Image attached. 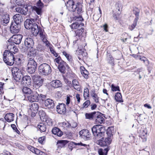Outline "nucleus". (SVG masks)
<instances>
[{
    "instance_id": "obj_27",
    "label": "nucleus",
    "mask_w": 155,
    "mask_h": 155,
    "mask_svg": "<svg viewBox=\"0 0 155 155\" xmlns=\"http://www.w3.org/2000/svg\"><path fill=\"white\" fill-rule=\"evenodd\" d=\"M36 51L35 49L32 48H30L29 51L28 53V58H34L35 57L36 55Z\"/></svg>"
},
{
    "instance_id": "obj_31",
    "label": "nucleus",
    "mask_w": 155,
    "mask_h": 155,
    "mask_svg": "<svg viewBox=\"0 0 155 155\" xmlns=\"http://www.w3.org/2000/svg\"><path fill=\"white\" fill-rule=\"evenodd\" d=\"M80 71L81 74L86 79H87L88 78V74L89 72L83 66H81L80 67Z\"/></svg>"
},
{
    "instance_id": "obj_59",
    "label": "nucleus",
    "mask_w": 155,
    "mask_h": 155,
    "mask_svg": "<svg viewBox=\"0 0 155 155\" xmlns=\"http://www.w3.org/2000/svg\"><path fill=\"white\" fill-rule=\"evenodd\" d=\"M72 97L71 95H67V96L66 99V104L67 106H68L70 102V97Z\"/></svg>"
},
{
    "instance_id": "obj_41",
    "label": "nucleus",
    "mask_w": 155,
    "mask_h": 155,
    "mask_svg": "<svg viewBox=\"0 0 155 155\" xmlns=\"http://www.w3.org/2000/svg\"><path fill=\"white\" fill-rule=\"evenodd\" d=\"M2 21L3 23L7 24L9 23V15L8 14L2 16Z\"/></svg>"
},
{
    "instance_id": "obj_23",
    "label": "nucleus",
    "mask_w": 155,
    "mask_h": 155,
    "mask_svg": "<svg viewBox=\"0 0 155 155\" xmlns=\"http://www.w3.org/2000/svg\"><path fill=\"white\" fill-rule=\"evenodd\" d=\"M12 43H11L9 44V45H8L7 48L8 50L11 52L15 54V53L18 52V49L14 45H12Z\"/></svg>"
},
{
    "instance_id": "obj_10",
    "label": "nucleus",
    "mask_w": 155,
    "mask_h": 155,
    "mask_svg": "<svg viewBox=\"0 0 155 155\" xmlns=\"http://www.w3.org/2000/svg\"><path fill=\"white\" fill-rule=\"evenodd\" d=\"M79 134L80 137L85 140H88L91 137V135L89 131L85 129L80 131Z\"/></svg>"
},
{
    "instance_id": "obj_7",
    "label": "nucleus",
    "mask_w": 155,
    "mask_h": 155,
    "mask_svg": "<svg viewBox=\"0 0 155 155\" xmlns=\"http://www.w3.org/2000/svg\"><path fill=\"white\" fill-rule=\"evenodd\" d=\"M32 78L33 81V86L37 88L38 90V88L43 84V79L40 76L37 75L32 76Z\"/></svg>"
},
{
    "instance_id": "obj_26",
    "label": "nucleus",
    "mask_w": 155,
    "mask_h": 155,
    "mask_svg": "<svg viewBox=\"0 0 155 155\" xmlns=\"http://www.w3.org/2000/svg\"><path fill=\"white\" fill-rule=\"evenodd\" d=\"M132 56L136 59H137V58H140V60L143 61L146 65H147L149 64V61L146 57L143 56L141 57L139 55L135 54H133Z\"/></svg>"
},
{
    "instance_id": "obj_45",
    "label": "nucleus",
    "mask_w": 155,
    "mask_h": 155,
    "mask_svg": "<svg viewBox=\"0 0 155 155\" xmlns=\"http://www.w3.org/2000/svg\"><path fill=\"white\" fill-rule=\"evenodd\" d=\"M85 33L84 32V28H81L77 30L76 35H78L79 36H84L85 34Z\"/></svg>"
},
{
    "instance_id": "obj_42",
    "label": "nucleus",
    "mask_w": 155,
    "mask_h": 155,
    "mask_svg": "<svg viewBox=\"0 0 155 155\" xmlns=\"http://www.w3.org/2000/svg\"><path fill=\"white\" fill-rule=\"evenodd\" d=\"M113 129V128L112 127L108 128L107 129L106 134H107V136H108V137L110 138V137L113 136L114 133V131Z\"/></svg>"
},
{
    "instance_id": "obj_18",
    "label": "nucleus",
    "mask_w": 155,
    "mask_h": 155,
    "mask_svg": "<svg viewBox=\"0 0 155 155\" xmlns=\"http://www.w3.org/2000/svg\"><path fill=\"white\" fill-rule=\"evenodd\" d=\"M22 82L23 84H25V85L29 86L31 85V80L30 76H25L22 78Z\"/></svg>"
},
{
    "instance_id": "obj_8",
    "label": "nucleus",
    "mask_w": 155,
    "mask_h": 155,
    "mask_svg": "<svg viewBox=\"0 0 155 155\" xmlns=\"http://www.w3.org/2000/svg\"><path fill=\"white\" fill-rule=\"evenodd\" d=\"M38 34L40 36L41 39L43 42L45 44V46L47 47H51L52 45L48 41L47 39V35L43 29H40Z\"/></svg>"
},
{
    "instance_id": "obj_47",
    "label": "nucleus",
    "mask_w": 155,
    "mask_h": 155,
    "mask_svg": "<svg viewBox=\"0 0 155 155\" xmlns=\"http://www.w3.org/2000/svg\"><path fill=\"white\" fill-rule=\"evenodd\" d=\"M54 61L55 63H57L58 65L64 63V61H63L60 56L58 57V58H55L54 59Z\"/></svg>"
},
{
    "instance_id": "obj_61",
    "label": "nucleus",
    "mask_w": 155,
    "mask_h": 155,
    "mask_svg": "<svg viewBox=\"0 0 155 155\" xmlns=\"http://www.w3.org/2000/svg\"><path fill=\"white\" fill-rule=\"evenodd\" d=\"M129 137V138H130V141H134L135 140V137L132 134H130Z\"/></svg>"
},
{
    "instance_id": "obj_49",
    "label": "nucleus",
    "mask_w": 155,
    "mask_h": 155,
    "mask_svg": "<svg viewBox=\"0 0 155 155\" xmlns=\"http://www.w3.org/2000/svg\"><path fill=\"white\" fill-rule=\"evenodd\" d=\"M80 25V24L78 22L72 23L70 25V27L72 29H75L78 28Z\"/></svg>"
},
{
    "instance_id": "obj_29",
    "label": "nucleus",
    "mask_w": 155,
    "mask_h": 155,
    "mask_svg": "<svg viewBox=\"0 0 155 155\" xmlns=\"http://www.w3.org/2000/svg\"><path fill=\"white\" fill-rule=\"evenodd\" d=\"M109 149V147L100 149L98 150V153L99 155H107Z\"/></svg>"
},
{
    "instance_id": "obj_54",
    "label": "nucleus",
    "mask_w": 155,
    "mask_h": 155,
    "mask_svg": "<svg viewBox=\"0 0 155 155\" xmlns=\"http://www.w3.org/2000/svg\"><path fill=\"white\" fill-rule=\"evenodd\" d=\"M38 114L41 119V117H45L46 115L45 112L43 110H40L39 111Z\"/></svg>"
},
{
    "instance_id": "obj_14",
    "label": "nucleus",
    "mask_w": 155,
    "mask_h": 155,
    "mask_svg": "<svg viewBox=\"0 0 155 155\" xmlns=\"http://www.w3.org/2000/svg\"><path fill=\"white\" fill-rule=\"evenodd\" d=\"M58 68L59 71L63 73H65V70L67 69V71H69L70 68L68 64L64 61V63L58 65Z\"/></svg>"
},
{
    "instance_id": "obj_12",
    "label": "nucleus",
    "mask_w": 155,
    "mask_h": 155,
    "mask_svg": "<svg viewBox=\"0 0 155 155\" xmlns=\"http://www.w3.org/2000/svg\"><path fill=\"white\" fill-rule=\"evenodd\" d=\"M20 28V25L12 23L10 28L11 32L13 34H17L19 32Z\"/></svg>"
},
{
    "instance_id": "obj_55",
    "label": "nucleus",
    "mask_w": 155,
    "mask_h": 155,
    "mask_svg": "<svg viewBox=\"0 0 155 155\" xmlns=\"http://www.w3.org/2000/svg\"><path fill=\"white\" fill-rule=\"evenodd\" d=\"M74 146V142H70L68 144V148L69 150L71 151L73 149V147Z\"/></svg>"
},
{
    "instance_id": "obj_44",
    "label": "nucleus",
    "mask_w": 155,
    "mask_h": 155,
    "mask_svg": "<svg viewBox=\"0 0 155 155\" xmlns=\"http://www.w3.org/2000/svg\"><path fill=\"white\" fill-rule=\"evenodd\" d=\"M23 92L26 94H30L32 92L31 90L26 87H24L22 89Z\"/></svg>"
},
{
    "instance_id": "obj_11",
    "label": "nucleus",
    "mask_w": 155,
    "mask_h": 155,
    "mask_svg": "<svg viewBox=\"0 0 155 155\" xmlns=\"http://www.w3.org/2000/svg\"><path fill=\"white\" fill-rule=\"evenodd\" d=\"M22 37V35L20 34L14 35L8 40V41L10 42L11 41L16 44L18 45L20 43Z\"/></svg>"
},
{
    "instance_id": "obj_16",
    "label": "nucleus",
    "mask_w": 155,
    "mask_h": 155,
    "mask_svg": "<svg viewBox=\"0 0 155 155\" xmlns=\"http://www.w3.org/2000/svg\"><path fill=\"white\" fill-rule=\"evenodd\" d=\"M94 120L97 124H101L104 121V119L102 115L98 112H96Z\"/></svg>"
},
{
    "instance_id": "obj_51",
    "label": "nucleus",
    "mask_w": 155,
    "mask_h": 155,
    "mask_svg": "<svg viewBox=\"0 0 155 155\" xmlns=\"http://www.w3.org/2000/svg\"><path fill=\"white\" fill-rule=\"evenodd\" d=\"M107 60L108 62L110 63H112L113 61V58L110 53H108L107 54Z\"/></svg>"
},
{
    "instance_id": "obj_4",
    "label": "nucleus",
    "mask_w": 155,
    "mask_h": 155,
    "mask_svg": "<svg viewBox=\"0 0 155 155\" xmlns=\"http://www.w3.org/2000/svg\"><path fill=\"white\" fill-rule=\"evenodd\" d=\"M13 53L5 50L3 54V60L7 64L12 66L15 63V58Z\"/></svg>"
},
{
    "instance_id": "obj_30",
    "label": "nucleus",
    "mask_w": 155,
    "mask_h": 155,
    "mask_svg": "<svg viewBox=\"0 0 155 155\" xmlns=\"http://www.w3.org/2000/svg\"><path fill=\"white\" fill-rule=\"evenodd\" d=\"M14 114L12 113L6 114L5 118L8 122H11L14 120Z\"/></svg>"
},
{
    "instance_id": "obj_28",
    "label": "nucleus",
    "mask_w": 155,
    "mask_h": 155,
    "mask_svg": "<svg viewBox=\"0 0 155 155\" xmlns=\"http://www.w3.org/2000/svg\"><path fill=\"white\" fill-rule=\"evenodd\" d=\"M96 112L94 111L91 113H86L85 114V119L90 120H94Z\"/></svg>"
},
{
    "instance_id": "obj_58",
    "label": "nucleus",
    "mask_w": 155,
    "mask_h": 155,
    "mask_svg": "<svg viewBox=\"0 0 155 155\" xmlns=\"http://www.w3.org/2000/svg\"><path fill=\"white\" fill-rule=\"evenodd\" d=\"M90 104V102L89 100L86 101L83 104L84 107L87 108Z\"/></svg>"
},
{
    "instance_id": "obj_57",
    "label": "nucleus",
    "mask_w": 155,
    "mask_h": 155,
    "mask_svg": "<svg viewBox=\"0 0 155 155\" xmlns=\"http://www.w3.org/2000/svg\"><path fill=\"white\" fill-rule=\"evenodd\" d=\"M3 8H0V15L2 17L7 14Z\"/></svg>"
},
{
    "instance_id": "obj_22",
    "label": "nucleus",
    "mask_w": 155,
    "mask_h": 155,
    "mask_svg": "<svg viewBox=\"0 0 155 155\" xmlns=\"http://www.w3.org/2000/svg\"><path fill=\"white\" fill-rule=\"evenodd\" d=\"M33 40L30 38H27L25 41V45L28 48H32L34 45Z\"/></svg>"
},
{
    "instance_id": "obj_21",
    "label": "nucleus",
    "mask_w": 155,
    "mask_h": 155,
    "mask_svg": "<svg viewBox=\"0 0 155 155\" xmlns=\"http://www.w3.org/2000/svg\"><path fill=\"white\" fill-rule=\"evenodd\" d=\"M37 91L34 93L30 94L27 97L28 100L30 102L37 101Z\"/></svg>"
},
{
    "instance_id": "obj_63",
    "label": "nucleus",
    "mask_w": 155,
    "mask_h": 155,
    "mask_svg": "<svg viewBox=\"0 0 155 155\" xmlns=\"http://www.w3.org/2000/svg\"><path fill=\"white\" fill-rule=\"evenodd\" d=\"M44 139H45V138L44 137H40L38 139V142L39 143H42L43 142V141L44 140Z\"/></svg>"
},
{
    "instance_id": "obj_19",
    "label": "nucleus",
    "mask_w": 155,
    "mask_h": 155,
    "mask_svg": "<svg viewBox=\"0 0 155 155\" xmlns=\"http://www.w3.org/2000/svg\"><path fill=\"white\" fill-rule=\"evenodd\" d=\"M51 86L54 88H57L62 86V83L59 80H54L51 82Z\"/></svg>"
},
{
    "instance_id": "obj_56",
    "label": "nucleus",
    "mask_w": 155,
    "mask_h": 155,
    "mask_svg": "<svg viewBox=\"0 0 155 155\" xmlns=\"http://www.w3.org/2000/svg\"><path fill=\"white\" fill-rule=\"evenodd\" d=\"M15 62L14 64L17 65H20L21 63V60L20 58H17L15 59Z\"/></svg>"
},
{
    "instance_id": "obj_3",
    "label": "nucleus",
    "mask_w": 155,
    "mask_h": 155,
    "mask_svg": "<svg viewBox=\"0 0 155 155\" xmlns=\"http://www.w3.org/2000/svg\"><path fill=\"white\" fill-rule=\"evenodd\" d=\"M65 5L67 8L70 11L74 12L77 11V13L78 14L82 12V5L80 2H77L75 5L73 0H69L65 3Z\"/></svg>"
},
{
    "instance_id": "obj_43",
    "label": "nucleus",
    "mask_w": 155,
    "mask_h": 155,
    "mask_svg": "<svg viewBox=\"0 0 155 155\" xmlns=\"http://www.w3.org/2000/svg\"><path fill=\"white\" fill-rule=\"evenodd\" d=\"M137 18H135L134 20L133 23L131 25L129 26V29L130 30H133L136 26L138 20H137Z\"/></svg>"
},
{
    "instance_id": "obj_9",
    "label": "nucleus",
    "mask_w": 155,
    "mask_h": 155,
    "mask_svg": "<svg viewBox=\"0 0 155 155\" xmlns=\"http://www.w3.org/2000/svg\"><path fill=\"white\" fill-rule=\"evenodd\" d=\"M44 6L41 0H39L36 4V6H34L32 7L33 11L35 12L39 15H41L42 13V9Z\"/></svg>"
},
{
    "instance_id": "obj_46",
    "label": "nucleus",
    "mask_w": 155,
    "mask_h": 155,
    "mask_svg": "<svg viewBox=\"0 0 155 155\" xmlns=\"http://www.w3.org/2000/svg\"><path fill=\"white\" fill-rule=\"evenodd\" d=\"M60 125L64 128L70 127V126H71V124H70L68 122L66 121L60 123Z\"/></svg>"
},
{
    "instance_id": "obj_1",
    "label": "nucleus",
    "mask_w": 155,
    "mask_h": 155,
    "mask_svg": "<svg viewBox=\"0 0 155 155\" xmlns=\"http://www.w3.org/2000/svg\"><path fill=\"white\" fill-rule=\"evenodd\" d=\"M93 134L98 137H102L98 142V144L102 147H106L111 143V138L107 137L104 138L103 137L105 134V130L104 127L101 125H95L91 129Z\"/></svg>"
},
{
    "instance_id": "obj_32",
    "label": "nucleus",
    "mask_w": 155,
    "mask_h": 155,
    "mask_svg": "<svg viewBox=\"0 0 155 155\" xmlns=\"http://www.w3.org/2000/svg\"><path fill=\"white\" fill-rule=\"evenodd\" d=\"M68 142V141L66 140H60L58 141L57 145L58 148L60 149L64 147Z\"/></svg>"
},
{
    "instance_id": "obj_17",
    "label": "nucleus",
    "mask_w": 155,
    "mask_h": 155,
    "mask_svg": "<svg viewBox=\"0 0 155 155\" xmlns=\"http://www.w3.org/2000/svg\"><path fill=\"white\" fill-rule=\"evenodd\" d=\"M13 18L14 22H12V23L18 25H20V23L23 20L21 15L19 14L15 15L13 16Z\"/></svg>"
},
{
    "instance_id": "obj_6",
    "label": "nucleus",
    "mask_w": 155,
    "mask_h": 155,
    "mask_svg": "<svg viewBox=\"0 0 155 155\" xmlns=\"http://www.w3.org/2000/svg\"><path fill=\"white\" fill-rule=\"evenodd\" d=\"M12 71L14 79L16 81L19 82L23 77L21 70L16 67H14L12 69Z\"/></svg>"
},
{
    "instance_id": "obj_5",
    "label": "nucleus",
    "mask_w": 155,
    "mask_h": 155,
    "mask_svg": "<svg viewBox=\"0 0 155 155\" xmlns=\"http://www.w3.org/2000/svg\"><path fill=\"white\" fill-rule=\"evenodd\" d=\"M51 71L50 66L46 63L41 64L38 68L39 73L42 75H48L50 74Z\"/></svg>"
},
{
    "instance_id": "obj_48",
    "label": "nucleus",
    "mask_w": 155,
    "mask_h": 155,
    "mask_svg": "<svg viewBox=\"0 0 155 155\" xmlns=\"http://www.w3.org/2000/svg\"><path fill=\"white\" fill-rule=\"evenodd\" d=\"M36 48L38 51L42 52L44 51L45 50V47L42 45L38 44Z\"/></svg>"
},
{
    "instance_id": "obj_25",
    "label": "nucleus",
    "mask_w": 155,
    "mask_h": 155,
    "mask_svg": "<svg viewBox=\"0 0 155 155\" xmlns=\"http://www.w3.org/2000/svg\"><path fill=\"white\" fill-rule=\"evenodd\" d=\"M52 132L53 134L58 137L61 136L63 134L62 132L57 127H54L52 130Z\"/></svg>"
},
{
    "instance_id": "obj_34",
    "label": "nucleus",
    "mask_w": 155,
    "mask_h": 155,
    "mask_svg": "<svg viewBox=\"0 0 155 155\" xmlns=\"http://www.w3.org/2000/svg\"><path fill=\"white\" fill-rule=\"evenodd\" d=\"M38 105L36 103H33L30 105V109L31 111L37 112L38 110Z\"/></svg>"
},
{
    "instance_id": "obj_40",
    "label": "nucleus",
    "mask_w": 155,
    "mask_h": 155,
    "mask_svg": "<svg viewBox=\"0 0 155 155\" xmlns=\"http://www.w3.org/2000/svg\"><path fill=\"white\" fill-rule=\"evenodd\" d=\"M115 99L117 101L122 102V97L120 93L117 92L115 96Z\"/></svg>"
},
{
    "instance_id": "obj_36",
    "label": "nucleus",
    "mask_w": 155,
    "mask_h": 155,
    "mask_svg": "<svg viewBox=\"0 0 155 155\" xmlns=\"http://www.w3.org/2000/svg\"><path fill=\"white\" fill-rule=\"evenodd\" d=\"M37 128L42 132H45L46 129L45 125L43 123H40L37 126Z\"/></svg>"
},
{
    "instance_id": "obj_52",
    "label": "nucleus",
    "mask_w": 155,
    "mask_h": 155,
    "mask_svg": "<svg viewBox=\"0 0 155 155\" xmlns=\"http://www.w3.org/2000/svg\"><path fill=\"white\" fill-rule=\"evenodd\" d=\"M111 88L112 91H120L119 87L118 86H116L114 84L111 85Z\"/></svg>"
},
{
    "instance_id": "obj_15",
    "label": "nucleus",
    "mask_w": 155,
    "mask_h": 155,
    "mask_svg": "<svg viewBox=\"0 0 155 155\" xmlns=\"http://www.w3.org/2000/svg\"><path fill=\"white\" fill-rule=\"evenodd\" d=\"M56 110L57 112L59 114H64L66 110L65 105L63 103L59 104L56 106Z\"/></svg>"
},
{
    "instance_id": "obj_35",
    "label": "nucleus",
    "mask_w": 155,
    "mask_h": 155,
    "mask_svg": "<svg viewBox=\"0 0 155 155\" xmlns=\"http://www.w3.org/2000/svg\"><path fill=\"white\" fill-rule=\"evenodd\" d=\"M34 58H28V62L27 66H34V67H37V64Z\"/></svg>"
},
{
    "instance_id": "obj_62",
    "label": "nucleus",
    "mask_w": 155,
    "mask_h": 155,
    "mask_svg": "<svg viewBox=\"0 0 155 155\" xmlns=\"http://www.w3.org/2000/svg\"><path fill=\"white\" fill-rule=\"evenodd\" d=\"M40 152H41L40 151V150L37 148H35L34 153H35L36 154L38 155L39 154H40Z\"/></svg>"
},
{
    "instance_id": "obj_64",
    "label": "nucleus",
    "mask_w": 155,
    "mask_h": 155,
    "mask_svg": "<svg viewBox=\"0 0 155 155\" xmlns=\"http://www.w3.org/2000/svg\"><path fill=\"white\" fill-rule=\"evenodd\" d=\"M28 148L29 150H30L33 153H34L35 150V148L34 147H33L31 146H29V147H28Z\"/></svg>"
},
{
    "instance_id": "obj_38",
    "label": "nucleus",
    "mask_w": 155,
    "mask_h": 155,
    "mask_svg": "<svg viewBox=\"0 0 155 155\" xmlns=\"http://www.w3.org/2000/svg\"><path fill=\"white\" fill-rule=\"evenodd\" d=\"M37 102L43 101H45L46 99V96L42 94H39L37 92Z\"/></svg>"
},
{
    "instance_id": "obj_37",
    "label": "nucleus",
    "mask_w": 155,
    "mask_h": 155,
    "mask_svg": "<svg viewBox=\"0 0 155 155\" xmlns=\"http://www.w3.org/2000/svg\"><path fill=\"white\" fill-rule=\"evenodd\" d=\"M73 86L74 88L77 91L80 90V87L79 83L77 80H73L72 81Z\"/></svg>"
},
{
    "instance_id": "obj_50",
    "label": "nucleus",
    "mask_w": 155,
    "mask_h": 155,
    "mask_svg": "<svg viewBox=\"0 0 155 155\" xmlns=\"http://www.w3.org/2000/svg\"><path fill=\"white\" fill-rule=\"evenodd\" d=\"M89 95V91L87 88L85 89L84 91V97L86 99L88 97Z\"/></svg>"
},
{
    "instance_id": "obj_13",
    "label": "nucleus",
    "mask_w": 155,
    "mask_h": 155,
    "mask_svg": "<svg viewBox=\"0 0 155 155\" xmlns=\"http://www.w3.org/2000/svg\"><path fill=\"white\" fill-rule=\"evenodd\" d=\"M139 137L142 140L143 142H145L147 140V132L146 128H141L139 132Z\"/></svg>"
},
{
    "instance_id": "obj_60",
    "label": "nucleus",
    "mask_w": 155,
    "mask_h": 155,
    "mask_svg": "<svg viewBox=\"0 0 155 155\" xmlns=\"http://www.w3.org/2000/svg\"><path fill=\"white\" fill-rule=\"evenodd\" d=\"M4 83L0 82V94L3 93V85Z\"/></svg>"
},
{
    "instance_id": "obj_33",
    "label": "nucleus",
    "mask_w": 155,
    "mask_h": 155,
    "mask_svg": "<svg viewBox=\"0 0 155 155\" xmlns=\"http://www.w3.org/2000/svg\"><path fill=\"white\" fill-rule=\"evenodd\" d=\"M91 96L93 98L94 101L96 103L99 102L97 94L95 93V91L94 90H92L91 91Z\"/></svg>"
},
{
    "instance_id": "obj_24",
    "label": "nucleus",
    "mask_w": 155,
    "mask_h": 155,
    "mask_svg": "<svg viewBox=\"0 0 155 155\" xmlns=\"http://www.w3.org/2000/svg\"><path fill=\"white\" fill-rule=\"evenodd\" d=\"M16 12L20 13L22 15H26L27 14L28 11V7H27L21 8H15Z\"/></svg>"
},
{
    "instance_id": "obj_39",
    "label": "nucleus",
    "mask_w": 155,
    "mask_h": 155,
    "mask_svg": "<svg viewBox=\"0 0 155 155\" xmlns=\"http://www.w3.org/2000/svg\"><path fill=\"white\" fill-rule=\"evenodd\" d=\"M36 68V67L28 66L27 71L28 73L30 74H33L35 72Z\"/></svg>"
},
{
    "instance_id": "obj_53",
    "label": "nucleus",
    "mask_w": 155,
    "mask_h": 155,
    "mask_svg": "<svg viewBox=\"0 0 155 155\" xmlns=\"http://www.w3.org/2000/svg\"><path fill=\"white\" fill-rule=\"evenodd\" d=\"M133 11L134 13V14L136 16V17L135 18H137V20H138L139 18L138 16H139V11L138 9L136 8L135 9H134Z\"/></svg>"
},
{
    "instance_id": "obj_2",
    "label": "nucleus",
    "mask_w": 155,
    "mask_h": 155,
    "mask_svg": "<svg viewBox=\"0 0 155 155\" xmlns=\"http://www.w3.org/2000/svg\"><path fill=\"white\" fill-rule=\"evenodd\" d=\"M25 28L27 29H31V31L34 36H36L38 34L40 29H42L36 23H32L31 20L27 19L24 23Z\"/></svg>"
},
{
    "instance_id": "obj_20",
    "label": "nucleus",
    "mask_w": 155,
    "mask_h": 155,
    "mask_svg": "<svg viewBox=\"0 0 155 155\" xmlns=\"http://www.w3.org/2000/svg\"><path fill=\"white\" fill-rule=\"evenodd\" d=\"M45 104L47 108L51 109L53 108L54 104L52 100L48 98L45 101Z\"/></svg>"
}]
</instances>
